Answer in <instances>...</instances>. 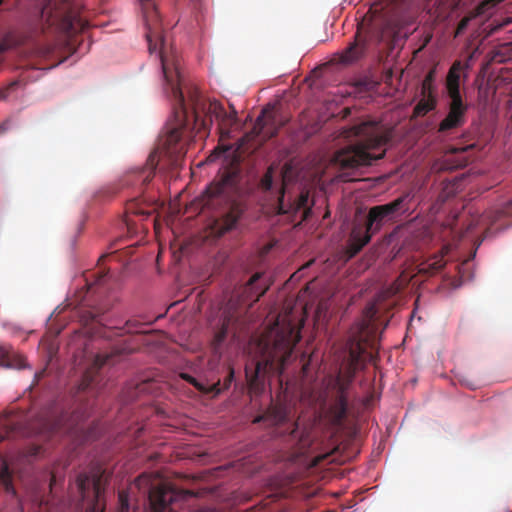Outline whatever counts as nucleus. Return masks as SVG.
Masks as SVG:
<instances>
[{
	"label": "nucleus",
	"instance_id": "21",
	"mask_svg": "<svg viewBox=\"0 0 512 512\" xmlns=\"http://www.w3.org/2000/svg\"><path fill=\"white\" fill-rule=\"evenodd\" d=\"M0 366L21 369L25 367V359L16 354L10 345L0 344Z\"/></svg>",
	"mask_w": 512,
	"mask_h": 512
},
{
	"label": "nucleus",
	"instance_id": "10",
	"mask_svg": "<svg viewBox=\"0 0 512 512\" xmlns=\"http://www.w3.org/2000/svg\"><path fill=\"white\" fill-rule=\"evenodd\" d=\"M291 166L285 164L281 171V186L277 201V214L288 215L292 221L296 220L299 215V224L306 221L312 214L314 202L310 200L309 191L302 190L294 199L285 200V186Z\"/></svg>",
	"mask_w": 512,
	"mask_h": 512
},
{
	"label": "nucleus",
	"instance_id": "19",
	"mask_svg": "<svg viewBox=\"0 0 512 512\" xmlns=\"http://www.w3.org/2000/svg\"><path fill=\"white\" fill-rule=\"evenodd\" d=\"M386 221H391L389 217L383 213V210H381V206L377 205L372 208H370L367 220L365 223V226L362 227L364 232L369 233V235L372 237V235L376 232H378L382 225Z\"/></svg>",
	"mask_w": 512,
	"mask_h": 512
},
{
	"label": "nucleus",
	"instance_id": "5",
	"mask_svg": "<svg viewBox=\"0 0 512 512\" xmlns=\"http://www.w3.org/2000/svg\"><path fill=\"white\" fill-rule=\"evenodd\" d=\"M242 175L237 166L225 167L206 188L203 195L205 206L216 203H229V210L215 222L217 233L223 235L234 229L246 210V205L238 200L242 195Z\"/></svg>",
	"mask_w": 512,
	"mask_h": 512
},
{
	"label": "nucleus",
	"instance_id": "17",
	"mask_svg": "<svg viewBox=\"0 0 512 512\" xmlns=\"http://www.w3.org/2000/svg\"><path fill=\"white\" fill-rule=\"evenodd\" d=\"M371 240L369 233L364 232L363 228L355 227L350 235L346 246L345 254L348 259L355 257L362 248Z\"/></svg>",
	"mask_w": 512,
	"mask_h": 512
},
{
	"label": "nucleus",
	"instance_id": "11",
	"mask_svg": "<svg viewBox=\"0 0 512 512\" xmlns=\"http://www.w3.org/2000/svg\"><path fill=\"white\" fill-rule=\"evenodd\" d=\"M76 487L86 512H103L104 483L100 471L80 473L76 479Z\"/></svg>",
	"mask_w": 512,
	"mask_h": 512
},
{
	"label": "nucleus",
	"instance_id": "7",
	"mask_svg": "<svg viewBox=\"0 0 512 512\" xmlns=\"http://www.w3.org/2000/svg\"><path fill=\"white\" fill-rule=\"evenodd\" d=\"M157 480V478H154ZM136 485L147 486L148 499L152 512H179L191 506L196 494L191 490L177 489L167 482L154 484L152 474H142L136 479Z\"/></svg>",
	"mask_w": 512,
	"mask_h": 512
},
{
	"label": "nucleus",
	"instance_id": "4",
	"mask_svg": "<svg viewBox=\"0 0 512 512\" xmlns=\"http://www.w3.org/2000/svg\"><path fill=\"white\" fill-rule=\"evenodd\" d=\"M343 136L360 139L356 145L348 146L338 151L334 156L335 163L342 170H350L361 166H369L374 161L382 159L385 150L379 154H372L369 151L386 145L391 140L392 132L380 122L366 120L344 130Z\"/></svg>",
	"mask_w": 512,
	"mask_h": 512
},
{
	"label": "nucleus",
	"instance_id": "12",
	"mask_svg": "<svg viewBox=\"0 0 512 512\" xmlns=\"http://www.w3.org/2000/svg\"><path fill=\"white\" fill-rule=\"evenodd\" d=\"M369 18V29L378 41L394 31V19L388 10L381 4H373L365 19Z\"/></svg>",
	"mask_w": 512,
	"mask_h": 512
},
{
	"label": "nucleus",
	"instance_id": "29",
	"mask_svg": "<svg viewBox=\"0 0 512 512\" xmlns=\"http://www.w3.org/2000/svg\"><path fill=\"white\" fill-rule=\"evenodd\" d=\"M413 276H410L406 274L405 272H402L400 276L394 281V283L389 288L388 292L391 295L399 293L401 290H403L411 281Z\"/></svg>",
	"mask_w": 512,
	"mask_h": 512
},
{
	"label": "nucleus",
	"instance_id": "36",
	"mask_svg": "<svg viewBox=\"0 0 512 512\" xmlns=\"http://www.w3.org/2000/svg\"><path fill=\"white\" fill-rule=\"evenodd\" d=\"M127 210H128L129 212H131V213H135V214H144V212H143L142 210L135 209V208H134V204H133V203H131V204L129 205V207L127 208Z\"/></svg>",
	"mask_w": 512,
	"mask_h": 512
},
{
	"label": "nucleus",
	"instance_id": "16",
	"mask_svg": "<svg viewBox=\"0 0 512 512\" xmlns=\"http://www.w3.org/2000/svg\"><path fill=\"white\" fill-rule=\"evenodd\" d=\"M412 199L413 196L410 193H404L392 202L380 205L381 210L393 221L397 217L409 212Z\"/></svg>",
	"mask_w": 512,
	"mask_h": 512
},
{
	"label": "nucleus",
	"instance_id": "38",
	"mask_svg": "<svg viewBox=\"0 0 512 512\" xmlns=\"http://www.w3.org/2000/svg\"><path fill=\"white\" fill-rule=\"evenodd\" d=\"M55 481H56V476H55V474H52L50 485H52Z\"/></svg>",
	"mask_w": 512,
	"mask_h": 512
},
{
	"label": "nucleus",
	"instance_id": "8",
	"mask_svg": "<svg viewBox=\"0 0 512 512\" xmlns=\"http://www.w3.org/2000/svg\"><path fill=\"white\" fill-rule=\"evenodd\" d=\"M81 9L78 0H46L41 8V18L70 37L88 26V21L80 16Z\"/></svg>",
	"mask_w": 512,
	"mask_h": 512
},
{
	"label": "nucleus",
	"instance_id": "3",
	"mask_svg": "<svg viewBox=\"0 0 512 512\" xmlns=\"http://www.w3.org/2000/svg\"><path fill=\"white\" fill-rule=\"evenodd\" d=\"M376 314L374 304L365 309L366 319L356 323L350 330L345 350L348 353L347 365L343 375H339L335 381L337 394L330 406L332 421L336 425L342 424L348 412L347 390L353 382L359 369L365 366L367 361L374 362L378 350L380 336L377 325L373 321Z\"/></svg>",
	"mask_w": 512,
	"mask_h": 512
},
{
	"label": "nucleus",
	"instance_id": "28",
	"mask_svg": "<svg viewBox=\"0 0 512 512\" xmlns=\"http://www.w3.org/2000/svg\"><path fill=\"white\" fill-rule=\"evenodd\" d=\"M230 324V318L224 317L221 321L219 329L215 332L212 345L214 349H218L228 334V328Z\"/></svg>",
	"mask_w": 512,
	"mask_h": 512
},
{
	"label": "nucleus",
	"instance_id": "34",
	"mask_svg": "<svg viewBox=\"0 0 512 512\" xmlns=\"http://www.w3.org/2000/svg\"><path fill=\"white\" fill-rule=\"evenodd\" d=\"M459 167V165H453L450 163L449 159H445L440 163L438 166L437 164L434 165L433 169L435 170H453L455 168Z\"/></svg>",
	"mask_w": 512,
	"mask_h": 512
},
{
	"label": "nucleus",
	"instance_id": "33",
	"mask_svg": "<svg viewBox=\"0 0 512 512\" xmlns=\"http://www.w3.org/2000/svg\"><path fill=\"white\" fill-rule=\"evenodd\" d=\"M109 272L100 268L98 272L93 273V277H95L93 285L100 286L105 283L106 279L108 278Z\"/></svg>",
	"mask_w": 512,
	"mask_h": 512
},
{
	"label": "nucleus",
	"instance_id": "25",
	"mask_svg": "<svg viewBox=\"0 0 512 512\" xmlns=\"http://www.w3.org/2000/svg\"><path fill=\"white\" fill-rule=\"evenodd\" d=\"M181 378L192 384L197 390H199L202 393L213 394L214 396L221 393L220 382L206 386L187 373H182Z\"/></svg>",
	"mask_w": 512,
	"mask_h": 512
},
{
	"label": "nucleus",
	"instance_id": "30",
	"mask_svg": "<svg viewBox=\"0 0 512 512\" xmlns=\"http://www.w3.org/2000/svg\"><path fill=\"white\" fill-rule=\"evenodd\" d=\"M274 167L270 166L265 174L262 176L259 186L263 191H270L274 183Z\"/></svg>",
	"mask_w": 512,
	"mask_h": 512
},
{
	"label": "nucleus",
	"instance_id": "37",
	"mask_svg": "<svg viewBox=\"0 0 512 512\" xmlns=\"http://www.w3.org/2000/svg\"><path fill=\"white\" fill-rule=\"evenodd\" d=\"M189 512H206L204 509H200V508H193L191 510H189Z\"/></svg>",
	"mask_w": 512,
	"mask_h": 512
},
{
	"label": "nucleus",
	"instance_id": "32",
	"mask_svg": "<svg viewBox=\"0 0 512 512\" xmlns=\"http://www.w3.org/2000/svg\"><path fill=\"white\" fill-rule=\"evenodd\" d=\"M119 507L116 512H133L130 509L129 497L125 491H120L118 494Z\"/></svg>",
	"mask_w": 512,
	"mask_h": 512
},
{
	"label": "nucleus",
	"instance_id": "24",
	"mask_svg": "<svg viewBox=\"0 0 512 512\" xmlns=\"http://www.w3.org/2000/svg\"><path fill=\"white\" fill-rule=\"evenodd\" d=\"M358 34L355 36V41L351 43L343 52L341 55V61L343 63H351L355 60H357L364 51V44L358 42L357 40Z\"/></svg>",
	"mask_w": 512,
	"mask_h": 512
},
{
	"label": "nucleus",
	"instance_id": "41",
	"mask_svg": "<svg viewBox=\"0 0 512 512\" xmlns=\"http://www.w3.org/2000/svg\"><path fill=\"white\" fill-rule=\"evenodd\" d=\"M104 258H106V256H101V258L99 259V262L102 261Z\"/></svg>",
	"mask_w": 512,
	"mask_h": 512
},
{
	"label": "nucleus",
	"instance_id": "42",
	"mask_svg": "<svg viewBox=\"0 0 512 512\" xmlns=\"http://www.w3.org/2000/svg\"><path fill=\"white\" fill-rule=\"evenodd\" d=\"M20 512H24L22 505L20 504Z\"/></svg>",
	"mask_w": 512,
	"mask_h": 512
},
{
	"label": "nucleus",
	"instance_id": "39",
	"mask_svg": "<svg viewBox=\"0 0 512 512\" xmlns=\"http://www.w3.org/2000/svg\"><path fill=\"white\" fill-rule=\"evenodd\" d=\"M51 430H52L53 432H56V430H57L56 425H53V426L51 427Z\"/></svg>",
	"mask_w": 512,
	"mask_h": 512
},
{
	"label": "nucleus",
	"instance_id": "20",
	"mask_svg": "<svg viewBox=\"0 0 512 512\" xmlns=\"http://www.w3.org/2000/svg\"><path fill=\"white\" fill-rule=\"evenodd\" d=\"M499 3V0H484L474 10V12L463 17L457 25L454 37L461 35L468 27L472 19L477 16L485 14L489 9L494 8Z\"/></svg>",
	"mask_w": 512,
	"mask_h": 512
},
{
	"label": "nucleus",
	"instance_id": "43",
	"mask_svg": "<svg viewBox=\"0 0 512 512\" xmlns=\"http://www.w3.org/2000/svg\"><path fill=\"white\" fill-rule=\"evenodd\" d=\"M4 0H0V6L3 4Z\"/></svg>",
	"mask_w": 512,
	"mask_h": 512
},
{
	"label": "nucleus",
	"instance_id": "44",
	"mask_svg": "<svg viewBox=\"0 0 512 512\" xmlns=\"http://www.w3.org/2000/svg\"><path fill=\"white\" fill-rule=\"evenodd\" d=\"M509 204L512 205V201Z\"/></svg>",
	"mask_w": 512,
	"mask_h": 512
},
{
	"label": "nucleus",
	"instance_id": "1",
	"mask_svg": "<svg viewBox=\"0 0 512 512\" xmlns=\"http://www.w3.org/2000/svg\"><path fill=\"white\" fill-rule=\"evenodd\" d=\"M142 5L146 27V39L150 54L156 53L160 60L164 87L173 103V117L160 137L156 150L150 153L146 164L133 171V184L147 185L154 177L161 156L169 158L176 165L185 153L184 137L209 129L213 118L216 120L221 140L231 137L232 128L238 122L237 111L229 104L228 112L217 100L207 101L192 83L186 82L180 71L177 50L163 35L161 18L156 0H139Z\"/></svg>",
	"mask_w": 512,
	"mask_h": 512
},
{
	"label": "nucleus",
	"instance_id": "18",
	"mask_svg": "<svg viewBox=\"0 0 512 512\" xmlns=\"http://www.w3.org/2000/svg\"><path fill=\"white\" fill-rule=\"evenodd\" d=\"M447 253V248L443 249L440 253L434 254L417 266V273L426 277H431L441 271L446 262L444 255Z\"/></svg>",
	"mask_w": 512,
	"mask_h": 512
},
{
	"label": "nucleus",
	"instance_id": "31",
	"mask_svg": "<svg viewBox=\"0 0 512 512\" xmlns=\"http://www.w3.org/2000/svg\"><path fill=\"white\" fill-rule=\"evenodd\" d=\"M434 77V71H429L428 74L425 76L421 85V95L435 94L433 86Z\"/></svg>",
	"mask_w": 512,
	"mask_h": 512
},
{
	"label": "nucleus",
	"instance_id": "13",
	"mask_svg": "<svg viewBox=\"0 0 512 512\" xmlns=\"http://www.w3.org/2000/svg\"><path fill=\"white\" fill-rule=\"evenodd\" d=\"M505 214L506 212L502 209H494L488 210L482 215H472L466 225L465 232L461 235V237H464L468 233L475 230L477 227H485L483 237L477 244V246H479L485 238L492 234V226L499 222Z\"/></svg>",
	"mask_w": 512,
	"mask_h": 512
},
{
	"label": "nucleus",
	"instance_id": "27",
	"mask_svg": "<svg viewBox=\"0 0 512 512\" xmlns=\"http://www.w3.org/2000/svg\"><path fill=\"white\" fill-rule=\"evenodd\" d=\"M262 274L257 272L255 273L248 281L246 285V292L251 294H256V301L260 299L261 296L265 294L268 287L267 286H259L257 283L261 279Z\"/></svg>",
	"mask_w": 512,
	"mask_h": 512
},
{
	"label": "nucleus",
	"instance_id": "40",
	"mask_svg": "<svg viewBox=\"0 0 512 512\" xmlns=\"http://www.w3.org/2000/svg\"><path fill=\"white\" fill-rule=\"evenodd\" d=\"M43 372H40L39 374H35V377L39 378Z\"/></svg>",
	"mask_w": 512,
	"mask_h": 512
},
{
	"label": "nucleus",
	"instance_id": "26",
	"mask_svg": "<svg viewBox=\"0 0 512 512\" xmlns=\"http://www.w3.org/2000/svg\"><path fill=\"white\" fill-rule=\"evenodd\" d=\"M0 485L3 486L6 493L11 494L14 497L17 496V492L12 481V474L7 464H3L0 467Z\"/></svg>",
	"mask_w": 512,
	"mask_h": 512
},
{
	"label": "nucleus",
	"instance_id": "2",
	"mask_svg": "<svg viewBox=\"0 0 512 512\" xmlns=\"http://www.w3.org/2000/svg\"><path fill=\"white\" fill-rule=\"evenodd\" d=\"M303 323L288 314L278 318L273 327L255 342L260 359L245 367V376L250 393L260 395L264 391L267 373L281 375L293 349L301 339Z\"/></svg>",
	"mask_w": 512,
	"mask_h": 512
},
{
	"label": "nucleus",
	"instance_id": "23",
	"mask_svg": "<svg viewBox=\"0 0 512 512\" xmlns=\"http://www.w3.org/2000/svg\"><path fill=\"white\" fill-rule=\"evenodd\" d=\"M462 185V179L455 177L452 180H446L442 182V188L439 193L438 199L441 202L447 201L460 191Z\"/></svg>",
	"mask_w": 512,
	"mask_h": 512
},
{
	"label": "nucleus",
	"instance_id": "14",
	"mask_svg": "<svg viewBox=\"0 0 512 512\" xmlns=\"http://www.w3.org/2000/svg\"><path fill=\"white\" fill-rule=\"evenodd\" d=\"M119 356L118 351L112 353H101L96 355L93 364L83 375L82 386L83 389L96 388L98 386V372L105 365H113L116 363V358Z\"/></svg>",
	"mask_w": 512,
	"mask_h": 512
},
{
	"label": "nucleus",
	"instance_id": "35",
	"mask_svg": "<svg viewBox=\"0 0 512 512\" xmlns=\"http://www.w3.org/2000/svg\"><path fill=\"white\" fill-rule=\"evenodd\" d=\"M233 378H234V371H233V369H230L227 377L224 380L223 387L222 388L220 387L221 391L223 389H228L230 387V385L233 381Z\"/></svg>",
	"mask_w": 512,
	"mask_h": 512
},
{
	"label": "nucleus",
	"instance_id": "22",
	"mask_svg": "<svg viewBox=\"0 0 512 512\" xmlns=\"http://www.w3.org/2000/svg\"><path fill=\"white\" fill-rule=\"evenodd\" d=\"M438 103L436 94L422 95V98L413 109L414 117H423L429 112L435 110Z\"/></svg>",
	"mask_w": 512,
	"mask_h": 512
},
{
	"label": "nucleus",
	"instance_id": "15",
	"mask_svg": "<svg viewBox=\"0 0 512 512\" xmlns=\"http://www.w3.org/2000/svg\"><path fill=\"white\" fill-rule=\"evenodd\" d=\"M276 115L273 109H264L260 116H258L253 128V132L259 136L273 137L277 134L275 127Z\"/></svg>",
	"mask_w": 512,
	"mask_h": 512
},
{
	"label": "nucleus",
	"instance_id": "9",
	"mask_svg": "<svg viewBox=\"0 0 512 512\" xmlns=\"http://www.w3.org/2000/svg\"><path fill=\"white\" fill-rule=\"evenodd\" d=\"M253 423H263L267 427H275L280 435H289L293 439L303 440V434L298 432V422L294 420L293 407L284 401H271L268 408L256 416Z\"/></svg>",
	"mask_w": 512,
	"mask_h": 512
},
{
	"label": "nucleus",
	"instance_id": "6",
	"mask_svg": "<svg viewBox=\"0 0 512 512\" xmlns=\"http://www.w3.org/2000/svg\"><path fill=\"white\" fill-rule=\"evenodd\" d=\"M470 68L469 62L456 60L446 76L445 87L450 99L448 112L438 125L437 132L447 135L462 128L467 119L468 104L465 103L460 91L461 73Z\"/></svg>",
	"mask_w": 512,
	"mask_h": 512
}]
</instances>
